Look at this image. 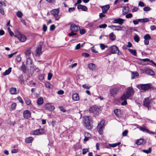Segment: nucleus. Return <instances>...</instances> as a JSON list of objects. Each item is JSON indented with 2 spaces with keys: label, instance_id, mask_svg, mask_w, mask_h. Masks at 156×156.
<instances>
[{
  "label": "nucleus",
  "instance_id": "obj_1",
  "mask_svg": "<svg viewBox=\"0 0 156 156\" xmlns=\"http://www.w3.org/2000/svg\"><path fill=\"white\" fill-rule=\"evenodd\" d=\"M83 122L84 126L87 129H90L92 128L93 126L91 124V120L89 119L88 116L84 117L83 118Z\"/></svg>",
  "mask_w": 156,
  "mask_h": 156
},
{
  "label": "nucleus",
  "instance_id": "obj_2",
  "mask_svg": "<svg viewBox=\"0 0 156 156\" xmlns=\"http://www.w3.org/2000/svg\"><path fill=\"white\" fill-rule=\"evenodd\" d=\"M109 52L107 55H111V54H117L119 55L121 54V53L119 52L118 48L115 45H113L110 46L108 49Z\"/></svg>",
  "mask_w": 156,
  "mask_h": 156
},
{
  "label": "nucleus",
  "instance_id": "obj_3",
  "mask_svg": "<svg viewBox=\"0 0 156 156\" xmlns=\"http://www.w3.org/2000/svg\"><path fill=\"white\" fill-rule=\"evenodd\" d=\"M134 94V90L132 87H129L127 88V90L125 94L122 95V98L125 97L129 98L131 96L133 95Z\"/></svg>",
  "mask_w": 156,
  "mask_h": 156
},
{
  "label": "nucleus",
  "instance_id": "obj_4",
  "mask_svg": "<svg viewBox=\"0 0 156 156\" xmlns=\"http://www.w3.org/2000/svg\"><path fill=\"white\" fill-rule=\"evenodd\" d=\"M15 37H17L21 42H24L27 40L26 37L19 31H17L15 35Z\"/></svg>",
  "mask_w": 156,
  "mask_h": 156
},
{
  "label": "nucleus",
  "instance_id": "obj_5",
  "mask_svg": "<svg viewBox=\"0 0 156 156\" xmlns=\"http://www.w3.org/2000/svg\"><path fill=\"white\" fill-rule=\"evenodd\" d=\"M45 133V131L44 129H40L31 131L30 134L33 135H39L43 134Z\"/></svg>",
  "mask_w": 156,
  "mask_h": 156
},
{
  "label": "nucleus",
  "instance_id": "obj_6",
  "mask_svg": "<svg viewBox=\"0 0 156 156\" xmlns=\"http://www.w3.org/2000/svg\"><path fill=\"white\" fill-rule=\"evenodd\" d=\"M59 10L58 9H52L51 11V14L55 17V20H58L60 18V16L58 14Z\"/></svg>",
  "mask_w": 156,
  "mask_h": 156
},
{
  "label": "nucleus",
  "instance_id": "obj_7",
  "mask_svg": "<svg viewBox=\"0 0 156 156\" xmlns=\"http://www.w3.org/2000/svg\"><path fill=\"white\" fill-rule=\"evenodd\" d=\"M137 87L139 89L140 88L141 90L146 91L150 89L151 87L150 85L148 84H141L137 85Z\"/></svg>",
  "mask_w": 156,
  "mask_h": 156
},
{
  "label": "nucleus",
  "instance_id": "obj_8",
  "mask_svg": "<svg viewBox=\"0 0 156 156\" xmlns=\"http://www.w3.org/2000/svg\"><path fill=\"white\" fill-rule=\"evenodd\" d=\"M105 122L104 120L101 121L97 126V130L100 134L102 133L103 127L104 125Z\"/></svg>",
  "mask_w": 156,
  "mask_h": 156
},
{
  "label": "nucleus",
  "instance_id": "obj_9",
  "mask_svg": "<svg viewBox=\"0 0 156 156\" xmlns=\"http://www.w3.org/2000/svg\"><path fill=\"white\" fill-rule=\"evenodd\" d=\"M99 109L98 107L96 106H92L89 108V111L90 113H92L96 115L99 113Z\"/></svg>",
  "mask_w": 156,
  "mask_h": 156
},
{
  "label": "nucleus",
  "instance_id": "obj_10",
  "mask_svg": "<svg viewBox=\"0 0 156 156\" xmlns=\"http://www.w3.org/2000/svg\"><path fill=\"white\" fill-rule=\"evenodd\" d=\"M125 20L121 18L114 19L112 22L114 23H118L120 25H122L123 23Z\"/></svg>",
  "mask_w": 156,
  "mask_h": 156
},
{
  "label": "nucleus",
  "instance_id": "obj_11",
  "mask_svg": "<svg viewBox=\"0 0 156 156\" xmlns=\"http://www.w3.org/2000/svg\"><path fill=\"white\" fill-rule=\"evenodd\" d=\"M108 27L111 29L113 30L121 31L122 30V27L119 26H109Z\"/></svg>",
  "mask_w": 156,
  "mask_h": 156
},
{
  "label": "nucleus",
  "instance_id": "obj_12",
  "mask_svg": "<svg viewBox=\"0 0 156 156\" xmlns=\"http://www.w3.org/2000/svg\"><path fill=\"white\" fill-rule=\"evenodd\" d=\"M144 73L148 75H154V72L152 70L147 68L144 69Z\"/></svg>",
  "mask_w": 156,
  "mask_h": 156
},
{
  "label": "nucleus",
  "instance_id": "obj_13",
  "mask_svg": "<svg viewBox=\"0 0 156 156\" xmlns=\"http://www.w3.org/2000/svg\"><path fill=\"white\" fill-rule=\"evenodd\" d=\"M70 29L72 31L76 32L80 29V28L76 24H72L71 26Z\"/></svg>",
  "mask_w": 156,
  "mask_h": 156
},
{
  "label": "nucleus",
  "instance_id": "obj_14",
  "mask_svg": "<svg viewBox=\"0 0 156 156\" xmlns=\"http://www.w3.org/2000/svg\"><path fill=\"white\" fill-rule=\"evenodd\" d=\"M151 100L149 98H147L144 99L143 101L144 105L147 107H148L151 103Z\"/></svg>",
  "mask_w": 156,
  "mask_h": 156
},
{
  "label": "nucleus",
  "instance_id": "obj_15",
  "mask_svg": "<svg viewBox=\"0 0 156 156\" xmlns=\"http://www.w3.org/2000/svg\"><path fill=\"white\" fill-rule=\"evenodd\" d=\"M23 115L24 118L28 119L30 117L31 113L29 111L26 110L23 112Z\"/></svg>",
  "mask_w": 156,
  "mask_h": 156
},
{
  "label": "nucleus",
  "instance_id": "obj_16",
  "mask_svg": "<svg viewBox=\"0 0 156 156\" xmlns=\"http://www.w3.org/2000/svg\"><path fill=\"white\" fill-rule=\"evenodd\" d=\"M45 107L47 110L50 111H53L55 108L54 106L52 105L49 103L46 104L45 105Z\"/></svg>",
  "mask_w": 156,
  "mask_h": 156
},
{
  "label": "nucleus",
  "instance_id": "obj_17",
  "mask_svg": "<svg viewBox=\"0 0 156 156\" xmlns=\"http://www.w3.org/2000/svg\"><path fill=\"white\" fill-rule=\"evenodd\" d=\"M100 7L101 8L103 13H106L109 9L110 6L109 5H106L105 6H101Z\"/></svg>",
  "mask_w": 156,
  "mask_h": 156
},
{
  "label": "nucleus",
  "instance_id": "obj_18",
  "mask_svg": "<svg viewBox=\"0 0 156 156\" xmlns=\"http://www.w3.org/2000/svg\"><path fill=\"white\" fill-rule=\"evenodd\" d=\"M77 7L78 9H81L83 11H87V8L86 6L81 4L78 5Z\"/></svg>",
  "mask_w": 156,
  "mask_h": 156
},
{
  "label": "nucleus",
  "instance_id": "obj_19",
  "mask_svg": "<svg viewBox=\"0 0 156 156\" xmlns=\"http://www.w3.org/2000/svg\"><path fill=\"white\" fill-rule=\"evenodd\" d=\"M114 114L117 117L121 116V113L120 110L118 109H115L114 110Z\"/></svg>",
  "mask_w": 156,
  "mask_h": 156
},
{
  "label": "nucleus",
  "instance_id": "obj_20",
  "mask_svg": "<svg viewBox=\"0 0 156 156\" xmlns=\"http://www.w3.org/2000/svg\"><path fill=\"white\" fill-rule=\"evenodd\" d=\"M128 98H126V97L123 98H122V96L121 98V101L122 102L121 105H126L127 104V102L126 99Z\"/></svg>",
  "mask_w": 156,
  "mask_h": 156
},
{
  "label": "nucleus",
  "instance_id": "obj_21",
  "mask_svg": "<svg viewBox=\"0 0 156 156\" xmlns=\"http://www.w3.org/2000/svg\"><path fill=\"white\" fill-rule=\"evenodd\" d=\"M41 47L40 45L36 49L35 51L36 54V55H40L42 53L41 51Z\"/></svg>",
  "mask_w": 156,
  "mask_h": 156
},
{
  "label": "nucleus",
  "instance_id": "obj_22",
  "mask_svg": "<svg viewBox=\"0 0 156 156\" xmlns=\"http://www.w3.org/2000/svg\"><path fill=\"white\" fill-rule=\"evenodd\" d=\"M118 90L117 88H115L112 89L110 91L111 96H113L115 95L117 92Z\"/></svg>",
  "mask_w": 156,
  "mask_h": 156
},
{
  "label": "nucleus",
  "instance_id": "obj_23",
  "mask_svg": "<svg viewBox=\"0 0 156 156\" xmlns=\"http://www.w3.org/2000/svg\"><path fill=\"white\" fill-rule=\"evenodd\" d=\"M34 140V138L32 137H29L26 138L25 140V142L26 143H31Z\"/></svg>",
  "mask_w": 156,
  "mask_h": 156
},
{
  "label": "nucleus",
  "instance_id": "obj_24",
  "mask_svg": "<svg viewBox=\"0 0 156 156\" xmlns=\"http://www.w3.org/2000/svg\"><path fill=\"white\" fill-rule=\"evenodd\" d=\"M139 75V73L137 72H133L131 73V79H134L136 77L138 76Z\"/></svg>",
  "mask_w": 156,
  "mask_h": 156
},
{
  "label": "nucleus",
  "instance_id": "obj_25",
  "mask_svg": "<svg viewBox=\"0 0 156 156\" xmlns=\"http://www.w3.org/2000/svg\"><path fill=\"white\" fill-rule=\"evenodd\" d=\"M88 67L91 70H93L95 69V65L93 63H90L88 64Z\"/></svg>",
  "mask_w": 156,
  "mask_h": 156
},
{
  "label": "nucleus",
  "instance_id": "obj_26",
  "mask_svg": "<svg viewBox=\"0 0 156 156\" xmlns=\"http://www.w3.org/2000/svg\"><path fill=\"white\" fill-rule=\"evenodd\" d=\"M73 99L75 101H77L79 99V95L77 94H74L72 96Z\"/></svg>",
  "mask_w": 156,
  "mask_h": 156
},
{
  "label": "nucleus",
  "instance_id": "obj_27",
  "mask_svg": "<svg viewBox=\"0 0 156 156\" xmlns=\"http://www.w3.org/2000/svg\"><path fill=\"white\" fill-rule=\"evenodd\" d=\"M10 92L12 94H17L16 89L15 88H11L10 89Z\"/></svg>",
  "mask_w": 156,
  "mask_h": 156
},
{
  "label": "nucleus",
  "instance_id": "obj_28",
  "mask_svg": "<svg viewBox=\"0 0 156 156\" xmlns=\"http://www.w3.org/2000/svg\"><path fill=\"white\" fill-rule=\"evenodd\" d=\"M110 39L112 41H114L116 39L115 35L113 33H112L109 35Z\"/></svg>",
  "mask_w": 156,
  "mask_h": 156
},
{
  "label": "nucleus",
  "instance_id": "obj_29",
  "mask_svg": "<svg viewBox=\"0 0 156 156\" xmlns=\"http://www.w3.org/2000/svg\"><path fill=\"white\" fill-rule=\"evenodd\" d=\"M26 64L27 65L31 66L32 64V61L30 58H28L27 60Z\"/></svg>",
  "mask_w": 156,
  "mask_h": 156
},
{
  "label": "nucleus",
  "instance_id": "obj_30",
  "mask_svg": "<svg viewBox=\"0 0 156 156\" xmlns=\"http://www.w3.org/2000/svg\"><path fill=\"white\" fill-rule=\"evenodd\" d=\"M138 20L139 22L142 23L147 22L149 21V19L147 18L138 19Z\"/></svg>",
  "mask_w": 156,
  "mask_h": 156
},
{
  "label": "nucleus",
  "instance_id": "obj_31",
  "mask_svg": "<svg viewBox=\"0 0 156 156\" xmlns=\"http://www.w3.org/2000/svg\"><path fill=\"white\" fill-rule=\"evenodd\" d=\"M12 68L11 67L9 68L8 69L6 70L3 73V75L5 76L9 74L11 72Z\"/></svg>",
  "mask_w": 156,
  "mask_h": 156
},
{
  "label": "nucleus",
  "instance_id": "obj_32",
  "mask_svg": "<svg viewBox=\"0 0 156 156\" xmlns=\"http://www.w3.org/2000/svg\"><path fill=\"white\" fill-rule=\"evenodd\" d=\"M139 129L140 130L144 132H145L147 133L149 132V130L145 126L141 127Z\"/></svg>",
  "mask_w": 156,
  "mask_h": 156
},
{
  "label": "nucleus",
  "instance_id": "obj_33",
  "mask_svg": "<svg viewBox=\"0 0 156 156\" xmlns=\"http://www.w3.org/2000/svg\"><path fill=\"white\" fill-rule=\"evenodd\" d=\"M43 99L41 97L38 98L37 100V103L38 105H41L43 104Z\"/></svg>",
  "mask_w": 156,
  "mask_h": 156
},
{
  "label": "nucleus",
  "instance_id": "obj_34",
  "mask_svg": "<svg viewBox=\"0 0 156 156\" xmlns=\"http://www.w3.org/2000/svg\"><path fill=\"white\" fill-rule=\"evenodd\" d=\"M129 12V10L127 8H126L125 7H124L122 9V13L124 15L126 14L127 13H128Z\"/></svg>",
  "mask_w": 156,
  "mask_h": 156
},
{
  "label": "nucleus",
  "instance_id": "obj_35",
  "mask_svg": "<svg viewBox=\"0 0 156 156\" xmlns=\"http://www.w3.org/2000/svg\"><path fill=\"white\" fill-rule=\"evenodd\" d=\"M121 144V143L119 142L118 143L113 144H109V146L112 147H117V146Z\"/></svg>",
  "mask_w": 156,
  "mask_h": 156
},
{
  "label": "nucleus",
  "instance_id": "obj_36",
  "mask_svg": "<svg viewBox=\"0 0 156 156\" xmlns=\"http://www.w3.org/2000/svg\"><path fill=\"white\" fill-rule=\"evenodd\" d=\"M31 50L30 48H28L24 52V54L26 55L29 56L31 53Z\"/></svg>",
  "mask_w": 156,
  "mask_h": 156
},
{
  "label": "nucleus",
  "instance_id": "obj_37",
  "mask_svg": "<svg viewBox=\"0 0 156 156\" xmlns=\"http://www.w3.org/2000/svg\"><path fill=\"white\" fill-rule=\"evenodd\" d=\"M17 104L16 103H13L11 105V108L10 109V111L14 110L16 109Z\"/></svg>",
  "mask_w": 156,
  "mask_h": 156
},
{
  "label": "nucleus",
  "instance_id": "obj_38",
  "mask_svg": "<svg viewBox=\"0 0 156 156\" xmlns=\"http://www.w3.org/2000/svg\"><path fill=\"white\" fill-rule=\"evenodd\" d=\"M128 50L134 56L136 55V52L135 50H133L130 49H128Z\"/></svg>",
  "mask_w": 156,
  "mask_h": 156
},
{
  "label": "nucleus",
  "instance_id": "obj_39",
  "mask_svg": "<svg viewBox=\"0 0 156 156\" xmlns=\"http://www.w3.org/2000/svg\"><path fill=\"white\" fill-rule=\"evenodd\" d=\"M144 140L142 139H140L137 140L136 142V144L137 145H140L143 144Z\"/></svg>",
  "mask_w": 156,
  "mask_h": 156
},
{
  "label": "nucleus",
  "instance_id": "obj_40",
  "mask_svg": "<svg viewBox=\"0 0 156 156\" xmlns=\"http://www.w3.org/2000/svg\"><path fill=\"white\" fill-rule=\"evenodd\" d=\"M144 40H149L151 39V37L150 34H146L144 37Z\"/></svg>",
  "mask_w": 156,
  "mask_h": 156
},
{
  "label": "nucleus",
  "instance_id": "obj_41",
  "mask_svg": "<svg viewBox=\"0 0 156 156\" xmlns=\"http://www.w3.org/2000/svg\"><path fill=\"white\" fill-rule=\"evenodd\" d=\"M151 147H150L148 149V150H142V151L145 153H146V154H148L150 153L151 152Z\"/></svg>",
  "mask_w": 156,
  "mask_h": 156
},
{
  "label": "nucleus",
  "instance_id": "obj_42",
  "mask_svg": "<svg viewBox=\"0 0 156 156\" xmlns=\"http://www.w3.org/2000/svg\"><path fill=\"white\" fill-rule=\"evenodd\" d=\"M134 39L135 41L137 42H138L140 40L139 37L137 35H136L134 36Z\"/></svg>",
  "mask_w": 156,
  "mask_h": 156
},
{
  "label": "nucleus",
  "instance_id": "obj_43",
  "mask_svg": "<svg viewBox=\"0 0 156 156\" xmlns=\"http://www.w3.org/2000/svg\"><path fill=\"white\" fill-rule=\"evenodd\" d=\"M16 15L18 17L21 18L23 14L21 12L18 11L16 13Z\"/></svg>",
  "mask_w": 156,
  "mask_h": 156
},
{
  "label": "nucleus",
  "instance_id": "obj_44",
  "mask_svg": "<svg viewBox=\"0 0 156 156\" xmlns=\"http://www.w3.org/2000/svg\"><path fill=\"white\" fill-rule=\"evenodd\" d=\"M100 47L102 50L104 49L105 48H107L108 46L104 44H100Z\"/></svg>",
  "mask_w": 156,
  "mask_h": 156
},
{
  "label": "nucleus",
  "instance_id": "obj_45",
  "mask_svg": "<svg viewBox=\"0 0 156 156\" xmlns=\"http://www.w3.org/2000/svg\"><path fill=\"white\" fill-rule=\"evenodd\" d=\"M21 69L23 72L25 73L26 71V68L25 65H23L22 66Z\"/></svg>",
  "mask_w": 156,
  "mask_h": 156
},
{
  "label": "nucleus",
  "instance_id": "obj_46",
  "mask_svg": "<svg viewBox=\"0 0 156 156\" xmlns=\"http://www.w3.org/2000/svg\"><path fill=\"white\" fill-rule=\"evenodd\" d=\"M143 10L145 11H148L151 10V8L148 6H146L144 8Z\"/></svg>",
  "mask_w": 156,
  "mask_h": 156
},
{
  "label": "nucleus",
  "instance_id": "obj_47",
  "mask_svg": "<svg viewBox=\"0 0 156 156\" xmlns=\"http://www.w3.org/2000/svg\"><path fill=\"white\" fill-rule=\"evenodd\" d=\"M44 85L46 87L48 88H50L51 84L48 82H46L45 83Z\"/></svg>",
  "mask_w": 156,
  "mask_h": 156
},
{
  "label": "nucleus",
  "instance_id": "obj_48",
  "mask_svg": "<svg viewBox=\"0 0 156 156\" xmlns=\"http://www.w3.org/2000/svg\"><path fill=\"white\" fill-rule=\"evenodd\" d=\"M107 27V25L105 24H104L101 25L99 26V27L100 28H105Z\"/></svg>",
  "mask_w": 156,
  "mask_h": 156
},
{
  "label": "nucleus",
  "instance_id": "obj_49",
  "mask_svg": "<svg viewBox=\"0 0 156 156\" xmlns=\"http://www.w3.org/2000/svg\"><path fill=\"white\" fill-rule=\"evenodd\" d=\"M25 103L27 105H29L31 103V101L29 99H27L25 101Z\"/></svg>",
  "mask_w": 156,
  "mask_h": 156
},
{
  "label": "nucleus",
  "instance_id": "obj_50",
  "mask_svg": "<svg viewBox=\"0 0 156 156\" xmlns=\"http://www.w3.org/2000/svg\"><path fill=\"white\" fill-rule=\"evenodd\" d=\"M138 5L141 7H143L145 6V5L143 2L140 1L138 3Z\"/></svg>",
  "mask_w": 156,
  "mask_h": 156
},
{
  "label": "nucleus",
  "instance_id": "obj_51",
  "mask_svg": "<svg viewBox=\"0 0 156 156\" xmlns=\"http://www.w3.org/2000/svg\"><path fill=\"white\" fill-rule=\"evenodd\" d=\"M86 32V30L84 29H82L80 30V33L81 34H83Z\"/></svg>",
  "mask_w": 156,
  "mask_h": 156
},
{
  "label": "nucleus",
  "instance_id": "obj_52",
  "mask_svg": "<svg viewBox=\"0 0 156 156\" xmlns=\"http://www.w3.org/2000/svg\"><path fill=\"white\" fill-rule=\"evenodd\" d=\"M133 16L132 14L131 13H129L126 15V18H131Z\"/></svg>",
  "mask_w": 156,
  "mask_h": 156
},
{
  "label": "nucleus",
  "instance_id": "obj_53",
  "mask_svg": "<svg viewBox=\"0 0 156 156\" xmlns=\"http://www.w3.org/2000/svg\"><path fill=\"white\" fill-rule=\"evenodd\" d=\"M39 79L41 80H43L44 79V74H40L39 76Z\"/></svg>",
  "mask_w": 156,
  "mask_h": 156
},
{
  "label": "nucleus",
  "instance_id": "obj_54",
  "mask_svg": "<svg viewBox=\"0 0 156 156\" xmlns=\"http://www.w3.org/2000/svg\"><path fill=\"white\" fill-rule=\"evenodd\" d=\"M21 58L20 55H18L16 57V60L18 62H20L21 61Z\"/></svg>",
  "mask_w": 156,
  "mask_h": 156
},
{
  "label": "nucleus",
  "instance_id": "obj_55",
  "mask_svg": "<svg viewBox=\"0 0 156 156\" xmlns=\"http://www.w3.org/2000/svg\"><path fill=\"white\" fill-rule=\"evenodd\" d=\"M76 33H74L73 31H71L70 33L69 34V36L71 37L72 36H73L74 35H76Z\"/></svg>",
  "mask_w": 156,
  "mask_h": 156
},
{
  "label": "nucleus",
  "instance_id": "obj_56",
  "mask_svg": "<svg viewBox=\"0 0 156 156\" xmlns=\"http://www.w3.org/2000/svg\"><path fill=\"white\" fill-rule=\"evenodd\" d=\"M75 9V8H70L69 9V12L71 13L72 12H74Z\"/></svg>",
  "mask_w": 156,
  "mask_h": 156
},
{
  "label": "nucleus",
  "instance_id": "obj_57",
  "mask_svg": "<svg viewBox=\"0 0 156 156\" xmlns=\"http://www.w3.org/2000/svg\"><path fill=\"white\" fill-rule=\"evenodd\" d=\"M151 30H156V26L155 25H153L150 26Z\"/></svg>",
  "mask_w": 156,
  "mask_h": 156
},
{
  "label": "nucleus",
  "instance_id": "obj_58",
  "mask_svg": "<svg viewBox=\"0 0 156 156\" xmlns=\"http://www.w3.org/2000/svg\"><path fill=\"white\" fill-rule=\"evenodd\" d=\"M105 13H103L102 12L101 13L99 14V16L100 18L102 19V17L105 16Z\"/></svg>",
  "mask_w": 156,
  "mask_h": 156
},
{
  "label": "nucleus",
  "instance_id": "obj_59",
  "mask_svg": "<svg viewBox=\"0 0 156 156\" xmlns=\"http://www.w3.org/2000/svg\"><path fill=\"white\" fill-rule=\"evenodd\" d=\"M91 50L93 52L95 53H97L98 52L95 50L94 46H93L91 48Z\"/></svg>",
  "mask_w": 156,
  "mask_h": 156
},
{
  "label": "nucleus",
  "instance_id": "obj_60",
  "mask_svg": "<svg viewBox=\"0 0 156 156\" xmlns=\"http://www.w3.org/2000/svg\"><path fill=\"white\" fill-rule=\"evenodd\" d=\"M88 151V150L87 149H83L82 153L83 154H86L87 152Z\"/></svg>",
  "mask_w": 156,
  "mask_h": 156
},
{
  "label": "nucleus",
  "instance_id": "obj_61",
  "mask_svg": "<svg viewBox=\"0 0 156 156\" xmlns=\"http://www.w3.org/2000/svg\"><path fill=\"white\" fill-rule=\"evenodd\" d=\"M43 30L44 32H45L47 30V27L45 24H44L43 26Z\"/></svg>",
  "mask_w": 156,
  "mask_h": 156
},
{
  "label": "nucleus",
  "instance_id": "obj_62",
  "mask_svg": "<svg viewBox=\"0 0 156 156\" xmlns=\"http://www.w3.org/2000/svg\"><path fill=\"white\" fill-rule=\"evenodd\" d=\"M128 131L127 130H125L122 133V135L123 136H126L127 134Z\"/></svg>",
  "mask_w": 156,
  "mask_h": 156
},
{
  "label": "nucleus",
  "instance_id": "obj_63",
  "mask_svg": "<svg viewBox=\"0 0 156 156\" xmlns=\"http://www.w3.org/2000/svg\"><path fill=\"white\" fill-rule=\"evenodd\" d=\"M83 87L87 89H89L90 87V86L86 84L83 85Z\"/></svg>",
  "mask_w": 156,
  "mask_h": 156
},
{
  "label": "nucleus",
  "instance_id": "obj_64",
  "mask_svg": "<svg viewBox=\"0 0 156 156\" xmlns=\"http://www.w3.org/2000/svg\"><path fill=\"white\" fill-rule=\"evenodd\" d=\"M52 76V74L51 73H49L48 75V79L49 80H50Z\"/></svg>",
  "mask_w": 156,
  "mask_h": 156
}]
</instances>
